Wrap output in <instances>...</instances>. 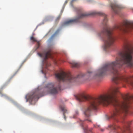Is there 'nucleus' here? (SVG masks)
I'll return each instance as SVG.
<instances>
[{
	"instance_id": "obj_7",
	"label": "nucleus",
	"mask_w": 133,
	"mask_h": 133,
	"mask_svg": "<svg viewBox=\"0 0 133 133\" xmlns=\"http://www.w3.org/2000/svg\"><path fill=\"white\" fill-rule=\"evenodd\" d=\"M51 49L48 48L46 50L44 51L42 53H38V54L39 56L43 59V61H44L48 58H51Z\"/></svg>"
},
{
	"instance_id": "obj_2",
	"label": "nucleus",
	"mask_w": 133,
	"mask_h": 133,
	"mask_svg": "<svg viewBox=\"0 0 133 133\" xmlns=\"http://www.w3.org/2000/svg\"><path fill=\"white\" fill-rule=\"evenodd\" d=\"M77 11L78 15L75 18V23L79 22L80 19L90 15H96L104 17V19L102 24L103 29L98 35L99 36L104 37L102 39L104 43V49L106 51L112 45L115 41V38L112 35L113 31L118 30L125 33H129L133 31V21H124L121 24L116 25L112 29H108L107 26L108 20L106 15L104 13L97 11H94L90 13H83L80 9H78Z\"/></svg>"
},
{
	"instance_id": "obj_6",
	"label": "nucleus",
	"mask_w": 133,
	"mask_h": 133,
	"mask_svg": "<svg viewBox=\"0 0 133 133\" xmlns=\"http://www.w3.org/2000/svg\"><path fill=\"white\" fill-rule=\"evenodd\" d=\"M122 122L124 124V126L122 128L114 124L109 126L108 128L112 130V133H129L130 132L129 126L130 122L126 121H124V122L123 121Z\"/></svg>"
},
{
	"instance_id": "obj_14",
	"label": "nucleus",
	"mask_w": 133,
	"mask_h": 133,
	"mask_svg": "<svg viewBox=\"0 0 133 133\" xmlns=\"http://www.w3.org/2000/svg\"><path fill=\"white\" fill-rule=\"evenodd\" d=\"M84 121H88L89 122H91V119H89V118L86 119Z\"/></svg>"
},
{
	"instance_id": "obj_13",
	"label": "nucleus",
	"mask_w": 133,
	"mask_h": 133,
	"mask_svg": "<svg viewBox=\"0 0 133 133\" xmlns=\"http://www.w3.org/2000/svg\"><path fill=\"white\" fill-rule=\"evenodd\" d=\"M78 115V111H76L75 114H74L73 115V118H76Z\"/></svg>"
},
{
	"instance_id": "obj_20",
	"label": "nucleus",
	"mask_w": 133,
	"mask_h": 133,
	"mask_svg": "<svg viewBox=\"0 0 133 133\" xmlns=\"http://www.w3.org/2000/svg\"><path fill=\"white\" fill-rule=\"evenodd\" d=\"M47 18H46V20H47Z\"/></svg>"
},
{
	"instance_id": "obj_4",
	"label": "nucleus",
	"mask_w": 133,
	"mask_h": 133,
	"mask_svg": "<svg viewBox=\"0 0 133 133\" xmlns=\"http://www.w3.org/2000/svg\"><path fill=\"white\" fill-rule=\"evenodd\" d=\"M91 72L89 71L85 75L83 73L79 74L76 77L72 75L70 73H66L63 71L60 72L56 74L55 76L59 81L68 82H74L77 81L78 79L84 76L85 75L90 76Z\"/></svg>"
},
{
	"instance_id": "obj_8",
	"label": "nucleus",
	"mask_w": 133,
	"mask_h": 133,
	"mask_svg": "<svg viewBox=\"0 0 133 133\" xmlns=\"http://www.w3.org/2000/svg\"><path fill=\"white\" fill-rule=\"evenodd\" d=\"M111 6L116 14H118L120 9L122 8L121 5L116 4H111Z\"/></svg>"
},
{
	"instance_id": "obj_3",
	"label": "nucleus",
	"mask_w": 133,
	"mask_h": 133,
	"mask_svg": "<svg viewBox=\"0 0 133 133\" xmlns=\"http://www.w3.org/2000/svg\"><path fill=\"white\" fill-rule=\"evenodd\" d=\"M61 85L59 83L57 86L56 84L52 83L48 84L46 86V90L47 91L46 93L44 94H39V91H36L32 94H30L27 95L25 97L26 102L28 101L31 102L33 100H37L40 97L44 96L48 93L54 94L57 93L58 91L61 90Z\"/></svg>"
},
{
	"instance_id": "obj_1",
	"label": "nucleus",
	"mask_w": 133,
	"mask_h": 133,
	"mask_svg": "<svg viewBox=\"0 0 133 133\" xmlns=\"http://www.w3.org/2000/svg\"><path fill=\"white\" fill-rule=\"evenodd\" d=\"M120 92L118 88L115 87L107 94L101 95L97 98H89L84 92H82L75 96L76 99L80 102L88 100L89 104L88 107L85 110L84 113L87 117L90 116L92 110L97 109L99 104L107 106L111 103L113 107V112L109 119H115L116 117L120 116H124L128 113L129 104L133 100V96L127 95L123 98L122 101L117 99V95Z\"/></svg>"
},
{
	"instance_id": "obj_9",
	"label": "nucleus",
	"mask_w": 133,
	"mask_h": 133,
	"mask_svg": "<svg viewBox=\"0 0 133 133\" xmlns=\"http://www.w3.org/2000/svg\"><path fill=\"white\" fill-rule=\"evenodd\" d=\"M59 108L63 112V115L64 116V118L65 120H66V118L65 115L66 114H68L69 112V111L67 110V108L64 104L60 105Z\"/></svg>"
},
{
	"instance_id": "obj_17",
	"label": "nucleus",
	"mask_w": 133,
	"mask_h": 133,
	"mask_svg": "<svg viewBox=\"0 0 133 133\" xmlns=\"http://www.w3.org/2000/svg\"><path fill=\"white\" fill-rule=\"evenodd\" d=\"M59 30H57V31L56 32H55V34H56V33L58 32H59Z\"/></svg>"
},
{
	"instance_id": "obj_19",
	"label": "nucleus",
	"mask_w": 133,
	"mask_h": 133,
	"mask_svg": "<svg viewBox=\"0 0 133 133\" xmlns=\"http://www.w3.org/2000/svg\"><path fill=\"white\" fill-rule=\"evenodd\" d=\"M101 131H104V129H101Z\"/></svg>"
},
{
	"instance_id": "obj_12",
	"label": "nucleus",
	"mask_w": 133,
	"mask_h": 133,
	"mask_svg": "<svg viewBox=\"0 0 133 133\" xmlns=\"http://www.w3.org/2000/svg\"><path fill=\"white\" fill-rule=\"evenodd\" d=\"M72 67H73L78 68L80 66V64L78 63L73 62L72 63Z\"/></svg>"
},
{
	"instance_id": "obj_10",
	"label": "nucleus",
	"mask_w": 133,
	"mask_h": 133,
	"mask_svg": "<svg viewBox=\"0 0 133 133\" xmlns=\"http://www.w3.org/2000/svg\"><path fill=\"white\" fill-rule=\"evenodd\" d=\"M80 123L85 133H90V132L92 133V129L91 128L90 129H88L87 128H84V127L83 124V121L80 120Z\"/></svg>"
},
{
	"instance_id": "obj_5",
	"label": "nucleus",
	"mask_w": 133,
	"mask_h": 133,
	"mask_svg": "<svg viewBox=\"0 0 133 133\" xmlns=\"http://www.w3.org/2000/svg\"><path fill=\"white\" fill-rule=\"evenodd\" d=\"M131 47V44L127 39V66L133 68V51ZM127 85L133 87V75L127 77Z\"/></svg>"
},
{
	"instance_id": "obj_18",
	"label": "nucleus",
	"mask_w": 133,
	"mask_h": 133,
	"mask_svg": "<svg viewBox=\"0 0 133 133\" xmlns=\"http://www.w3.org/2000/svg\"><path fill=\"white\" fill-rule=\"evenodd\" d=\"M77 1V0H72V2H74V1Z\"/></svg>"
},
{
	"instance_id": "obj_22",
	"label": "nucleus",
	"mask_w": 133,
	"mask_h": 133,
	"mask_svg": "<svg viewBox=\"0 0 133 133\" xmlns=\"http://www.w3.org/2000/svg\"><path fill=\"white\" fill-rule=\"evenodd\" d=\"M1 91H0V94L1 93Z\"/></svg>"
},
{
	"instance_id": "obj_21",
	"label": "nucleus",
	"mask_w": 133,
	"mask_h": 133,
	"mask_svg": "<svg viewBox=\"0 0 133 133\" xmlns=\"http://www.w3.org/2000/svg\"><path fill=\"white\" fill-rule=\"evenodd\" d=\"M98 127H99V125H98Z\"/></svg>"
},
{
	"instance_id": "obj_15",
	"label": "nucleus",
	"mask_w": 133,
	"mask_h": 133,
	"mask_svg": "<svg viewBox=\"0 0 133 133\" xmlns=\"http://www.w3.org/2000/svg\"><path fill=\"white\" fill-rule=\"evenodd\" d=\"M61 15H59L57 17V18L56 19V20L57 21H58L59 19H60V18H61Z\"/></svg>"
},
{
	"instance_id": "obj_16",
	"label": "nucleus",
	"mask_w": 133,
	"mask_h": 133,
	"mask_svg": "<svg viewBox=\"0 0 133 133\" xmlns=\"http://www.w3.org/2000/svg\"><path fill=\"white\" fill-rule=\"evenodd\" d=\"M61 15H59L57 17V18L56 19V20L57 21H58L59 19H60V18H61Z\"/></svg>"
},
{
	"instance_id": "obj_11",
	"label": "nucleus",
	"mask_w": 133,
	"mask_h": 133,
	"mask_svg": "<svg viewBox=\"0 0 133 133\" xmlns=\"http://www.w3.org/2000/svg\"><path fill=\"white\" fill-rule=\"evenodd\" d=\"M30 39L31 41H32L33 42H37V49H38L39 48L40 45V44L39 42L33 36H31L30 37Z\"/></svg>"
}]
</instances>
